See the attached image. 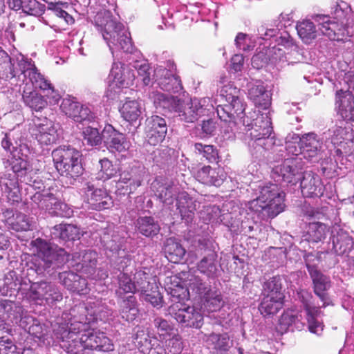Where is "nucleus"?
I'll return each instance as SVG.
<instances>
[{
  "instance_id": "obj_1",
  "label": "nucleus",
  "mask_w": 354,
  "mask_h": 354,
  "mask_svg": "<svg viewBox=\"0 0 354 354\" xmlns=\"http://www.w3.org/2000/svg\"><path fill=\"white\" fill-rule=\"evenodd\" d=\"M60 347L68 354H83L84 349L108 352L114 349L112 340L105 333L91 328L88 323H61L55 329Z\"/></svg>"
},
{
  "instance_id": "obj_2",
  "label": "nucleus",
  "mask_w": 354,
  "mask_h": 354,
  "mask_svg": "<svg viewBox=\"0 0 354 354\" xmlns=\"http://www.w3.org/2000/svg\"><path fill=\"white\" fill-rule=\"evenodd\" d=\"M245 115L243 112L241 131L249 139L248 145L251 155L256 159H272L270 150L282 151L281 147L275 144V137L268 113L254 111Z\"/></svg>"
},
{
  "instance_id": "obj_3",
  "label": "nucleus",
  "mask_w": 354,
  "mask_h": 354,
  "mask_svg": "<svg viewBox=\"0 0 354 354\" xmlns=\"http://www.w3.org/2000/svg\"><path fill=\"white\" fill-rule=\"evenodd\" d=\"M0 73L1 78L6 80L19 77L21 75L28 79L35 88L42 90L51 99L50 103L57 104L60 99L59 93L51 83L39 72L34 62L25 58L20 53L10 57L5 50L0 48Z\"/></svg>"
},
{
  "instance_id": "obj_4",
  "label": "nucleus",
  "mask_w": 354,
  "mask_h": 354,
  "mask_svg": "<svg viewBox=\"0 0 354 354\" xmlns=\"http://www.w3.org/2000/svg\"><path fill=\"white\" fill-rule=\"evenodd\" d=\"M239 90L231 84L223 86L214 99L217 115L221 120L220 132L224 139H232L236 133L235 127H242L245 106L239 97Z\"/></svg>"
},
{
  "instance_id": "obj_5",
  "label": "nucleus",
  "mask_w": 354,
  "mask_h": 354,
  "mask_svg": "<svg viewBox=\"0 0 354 354\" xmlns=\"http://www.w3.org/2000/svg\"><path fill=\"white\" fill-rule=\"evenodd\" d=\"M250 188L257 198L249 201L246 207L257 216L266 220L274 218L283 211L285 193L277 184L270 182L253 183Z\"/></svg>"
},
{
  "instance_id": "obj_6",
  "label": "nucleus",
  "mask_w": 354,
  "mask_h": 354,
  "mask_svg": "<svg viewBox=\"0 0 354 354\" xmlns=\"http://www.w3.org/2000/svg\"><path fill=\"white\" fill-rule=\"evenodd\" d=\"M330 15L317 14L312 16L322 35L333 40L339 39V36L354 35V19H351L350 5L343 1H337L331 7Z\"/></svg>"
},
{
  "instance_id": "obj_7",
  "label": "nucleus",
  "mask_w": 354,
  "mask_h": 354,
  "mask_svg": "<svg viewBox=\"0 0 354 354\" xmlns=\"http://www.w3.org/2000/svg\"><path fill=\"white\" fill-rule=\"evenodd\" d=\"M1 145L2 148L10 153L11 161L9 159L2 158L5 168L12 166L13 173L17 176L18 180L26 178L30 173L31 169L27 160L31 153V149L26 142L24 134L19 127H15L9 132L6 133Z\"/></svg>"
},
{
  "instance_id": "obj_8",
  "label": "nucleus",
  "mask_w": 354,
  "mask_h": 354,
  "mask_svg": "<svg viewBox=\"0 0 354 354\" xmlns=\"http://www.w3.org/2000/svg\"><path fill=\"white\" fill-rule=\"evenodd\" d=\"M95 23L100 28L103 39L113 57L118 56L119 52L133 53L135 48L130 32L123 24L113 19L109 11L97 13Z\"/></svg>"
},
{
  "instance_id": "obj_9",
  "label": "nucleus",
  "mask_w": 354,
  "mask_h": 354,
  "mask_svg": "<svg viewBox=\"0 0 354 354\" xmlns=\"http://www.w3.org/2000/svg\"><path fill=\"white\" fill-rule=\"evenodd\" d=\"M35 255L34 261L28 269L37 275L45 273L52 275L54 271L68 261L69 254L63 248L53 245L50 243L40 238L31 241L30 243Z\"/></svg>"
},
{
  "instance_id": "obj_10",
  "label": "nucleus",
  "mask_w": 354,
  "mask_h": 354,
  "mask_svg": "<svg viewBox=\"0 0 354 354\" xmlns=\"http://www.w3.org/2000/svg\"><path fill=\"white\" fill-rule=\"evenodd\" d=\"M151 189L155 195L165 205H171L176 200L177 209L182 220L186 223H192L196 210V201L186 192H178L177 185L154 181Z\"/></svg>"
},
{
  "instance_id": "obj_11",
  "label": "nucleus",
  "mask_w": 354,
  "mask_h": 354,
  "mask_svg": "<svg viewBox=\"0 0 354 354\" xmlns=\"http://www.w3.org/2000/svg\"><path fill=\"white\" fill-rule=\"evenodd\" d=\"M132 73H128L129 77L125 75V69L120 63H113L110 71L109 78L112 80V83L109 85L111 88L118 86V88H127L133 84V82L137 80H140L143 84L147 86L151 82V72L149 64L146 60H135L129 63Z\"/></svg>"
},
{
  "instance_id": "obj_12",
  "label": "nucleus",
  "mask_w": 354,
  "mask_h": 354,
  "mask_svg": "<svg viewBox=\"0 0 354 354\" xmlns=\"http://www.w3.org/2000/svg\"><path fill=\"white\" fill-rule=\"evenodd\" d=\"M82 153L70 146H62L52 151L54 165L62 176L75 178L82 174Z\"/></svg>"
},
{
  "instance_id": "obj_13",
  "label": "nucleus",
  "mask_w": 354,
  "mask_h": 354,
  "mask_svg": "<svg viewBox=\"0 0 354 354\" xmlns=\"http://www.w3.org/2000/svg\"><path fill=\"white\" fill-rule=\"evenodd\" d=\"M193 246L201 255L205 254L197 263L198 271L209 278L216 277L221 268L217 262L216 243L207 237H198L194 240Z\"/></svg>"
},
{
  "instance_id": "obj_14",
  "label": "nucleus",
  "mask_w": 354,
  "mask_h": 354,
  "mask_svg": "<svg viewBox=\"0 0 354 354\" xmlns=\"http://www.w3.org/2000/svg\"><path fill=\"white\" fill-rule=\"evenodd\" d=\"M72 317L68 322H94L97 320L105 321L112 315L111 310L100 299H90L83 305L76 306L71 311Z\"/></svg>"
},
{
  "instance_id": "obj_15",
  "label": "nucleus",
  "mask_w": 354,
  "mask_h": 354,
  "mask_svg": "<svg viewBox=\"0 0 354 354\" xmlns=\"http://www.w3.org/2000/svg\"><path fill=\"white\" fill-rule=\"evenodd\" d=\"M176 113L180 120L185 122H194L200 117L214 113L216 109L214 100L209 97L194 98L187 101L180 99Z\"/></svg>"
},
{
  "instance_id": "obj_16",
  "label": "nucleus",
  "mask_w": 354,
  "mask_h": 354,
  "mask_svg": "<svg viewBox=\"0 0 354 354\" xmlns=\"http://www.w3.org/2000/svg\"><path fill=\"white\" fill-rule=\"evenodd\" d=\"M27 298L38 304H46L53 305L60 301L63 295L59 287L52 281L41 280L30 282V286L26 292Z\"/></svg>"
},
{
  "instance_id": "obj_17",
  "label": "nucleus",
  "mask_w": 354,
  "mask_h": 354,
  "mask_svg": "<svg viewBox=\"0 0 354 354\" xmlns=\"http://www.w3.org/2000/svg\"><path fill=\"white\" fill-rule=\"evenodd\" d=\"M302 170L301 158H286L282 163L272 167L271 177L275 182L293 185L301 180Z\"/></svg>"
},
{
  "instance_id": "obj_18",
  "label": "nucleus",
  "mask_w": 354,
  "mask_h": 354,
  "mask_svg": "<svg viewBox=\"0 0 354 354\" xmlns=\"http://www.w3.org/2000/svg\"><path fill=\"white\" fill-rule=\"evenodd\" d=\"M153 79L152 86L165 91L178 93L183 88L181 80L176 73V66L171 61L167 62V67H157L154 70Z\"/></svg>"
},
{
  "instance_id": "obj_19",
  "label": "nucleus",
  "mask_w": 354,
  "mask_h": 354,
  "mask_svg": "<svg viewBox=\"0 0 354 354\" xmlns=\"http://www.w3.org/2000/svg\"><path fill=\"white\" fill-rule=\"evenodd\" d=\"M324 135L326 140H330L335 148V156L338 158L351 154L354 150V137L349 128L335 127Z\"/></svg>"
},
{
  "instance_id": "obj_20",
  "label": "nucleus",
  "mask_w": 354,
  "mask_h": 354,
  "mask_svg": "<svg viewBox=\"0 0 354 354\" xmlns=\"http://www.w3.org/2000/svg\"><path fill=\"white\" fill-rule=\"evenodd\" d=\"M144 179L143 170L136 166L122 167L116 182L117 192L120 194H131L139 187Z\"/></svg>"
},
{
  "instance_id": "obj_21",
  "label": "nucleus",
  "mask_w": 354,
  "mask_h": 354,
  "mask_svg": "<svg viewBox=\"0 0 354 354\" xmlns=\"http://www.w3.org/2000/svg\"><path fill=\"white\" fill-rule=\"evenodd\" d=\"M81 194L88 205V208L92 210L101 211L112 207L113 202L106 190L97 188L91 182H87L80 189Z\"/></svg>"
},
{
  "instance_id": "obj_22",
  "label": "nucleus",
  "mask_w": 354,
  "mask_h": 354,
  "mask_svg": "<svg viewBox=\"0 0 354 354\" xmlns=\"http://www.w3.org/2000/svg\"><path fill=\"white\" fill-rule=\"evenodd\" d=\"M299 301L302 303L306 315L308 330L310 333L320 335L324 329L322 320L319 319L320 309L313 302L312 294L306 290L298 292Z\"/></svg>"
},
{
  "instance_id": "obj_23",
  "label": "nucleus",
  "mask_w": 354,
  "mask_h": 354,
  "mask_svg": "<svg viewBox=\"0 0 354 354\" xmlns=\"http://www.w3.org/2000/svg\"><path fill=\"white\" fill-rule=\"evenodd\" d=\"M324 138L313 132L303 134L298 143L300 156L310 162L318 161L322 158Z\"/></svg>"
},
{
  "instance_id": "obj_24",
  "label": "nucleus",
  "mask_w": 354,
  "mask_h": 354,
  "mask_svg": "<svg viewBox=\"0 0 354 354\" xmlns=\"http://www.w3.org/2000/svg\"><path fill=\"white\" fill-rule=\"evenodd\" d=\"M32 200L39 207L45 209L52 216L70 218L73 214V209L66 203L58 201L53 194L47 195L37 194Z\"/></svg>"
},
{
  "instance_id": "obj_25",
  "label": "nucleus",
  "mask_w": 354,
  "mask_h": 354,
  "mask_svg": "<svg viewBox=\"0 0 354 354\" xmlns=\"http://www.w3.org/2000/svg\"><path fill=\"white\" fill-rule=\"evenodd\" d=\"M60 108L67 117L75 122H91L95 118V114L89 106L81 104L74 98L63 99Z\"/></svg>"
},
{
  "instance_id": "obj_26",
  "label": "nucleus",
  "mask_w": 354,
  "mask_h": 354,
  "mask_svg": "<svg viewBox=\"0 0 354 354\" xmlns=\"http://www.w3.org/2000/svg\"><path fill=\"white\" fill-rule=\"evenodd\" d=\"M178 305L170 308L169 313L180 324L187 327L199 328L201 327L203 317L201 311L194 306H184L176 309Z\"/></svg>"
},
{
  "instance_id": "obj_27",
  "label": "nucleus",
  "mask_w": 354,
  "mask_h": 354,
  "mask_svg": "<svg viewBox=\"0 0 354 354\" xmlns=\"http://www.w3.org/2000/svg\"><path fill=\"white\" fill-rule=\"evenodd\" d=\"M102 138L106 148L112 153L124 152L130 147V142L125 136L111 124H106L102 130Z\"/></svg>"
},
{
  "instance_id": "obj_28",
  "label": "nucleus",
  "mask_w": 354,
  "mask_h": 354,
  "mask_svg": "<svg viewBox=\"0 0 354 354\" xmlns=\"http://www.w3.org/2000/svg\"><path fill=\"white\" fill-rule=\"evenodd\" d=\"M300 187L304 197H321L324 192L325 187L321 178L312 171L302 172Z\"/></svg>"
},
{
  "instance_id": "obj_29",
  "label": "nucleus",
  "mask_w": 354,
  "mask_h": 354,
  "mask_svg": "<svg viewBox=\"0 0 354 354\" xmlns=\"http://www.w3.org/2000/svg\"><path fill=\"white\" fill-rule=\"evenodd\" d=\"M147 136L148 142L156 145L162 142L167 132V125L165 118L154 115L147 120Z\"/></svg>"
},
{
  "instance_id": "obj_30",
  "label": "nucleus",
  "mask_w": 354,
  "mask_h": 354,
  "mask_svg": "<svg viewBox=\"0 0 354 354\" xmlns=\"http://www.w3.org/2000/svg\"><path fill=\"white\" fill-rule=\"evenodd\" d=\"M353 240L349 234L343 230L332 231V235L328 243V250L337 255L349 253L353 248Z\"/></svg>"
},
{
  "instance_id": "obj_31",
  "label": "nucleus",
  "mask_w": 354,
  "mask_h": 354,
  "mask_svg": "<svg viewBox=\"0 0 354 354\" xmlns=\"http://www.w3.org/2000/svg\"><path fill=\"white\" fill-rule=\"evenodd\" d=\"M42 123H35L33 129V136L41 146L50 145L55 143L58 138L57 126L46 118Z\"/></svg>"
},
{
  "instance_id": "obj_32",
  "label": "nucleus",
  "mask_w": 354,
  "mask_h": 354,
  "mask_svg": "<svg viewBox=\"0 0 354 354\" xmlns=\"http://www.w3.org/2000/svg\"><path fill=\"white\" fill-rule=\"evenodd\" d=\"M3 221L8 227L16 232L32 230L34 222L27 215L22 213L14 214L12 209H6L3 212Z\"/></svg>"
},
{
  "instance_id": "obj_33",
  "label": "nucleus",
  "mask_w": 354,
  "mask_h": 354,
  "mask_svg": "<svg viewBox=\"0 0 354 354\" xmlns=\"http://www.w3.org/2000/svg\"><path fill=\"white\" fill-rule=\"evenodd\" d=\"M98 254L96 252L87 250L80 253L73 254V260L77 261L76 270L92 277L95 272L97 262Z\"/></svg>"
},
{
  "instance_id": "obj_34",
  "label": "nucleus",
  "mask_w": 354,
  "mask_h": 354,
  "mask_svg": "<svg viewBox=\"0 0 354 354\" xmlns=\"http://www.w3.org/2000/svg\"><path fill=\"white\" fill-rule=\"evenodd\" d=\"M59 279L70 291L79 295H86L88 292V283L85 278L71 272L65 271L59 274Z\"/></svg>"
},
{
  "instance_id": "obj_35",
  "label": "nucleus",
  "mask_w": 354,
  "mask_h": 354,
  "mask_svg": "<svg viewBox=\"0 0 354 354\" xmlns=\"http://www.w3.org/2000/svg\"><path fill=\"white\" fill-rule=\"evenodd\" d=\"M336 104L341 117L347 121H354V95L350 91L336 92Z\"/></svg>"
},
{
  "instance_id": "obj_36",
  "label": "nucleus",
  "mask_w": 354,
  "mask_h": 354,
  "mask_svg": "<svg viewBox=\"0 0 354 354\" xmlns=\"http://www.w3.org/2000/svg\"><path fill=\"white\" fill-rule=\"evenodd\" d=\"M248 97L256 106L266 110L271 105V93L262 82H257L248 90Z\"/></svg>"
},
{
  "instance_id": "obj_37",
  "label": "nucleus",
  "mask_w": 354,
  "mask_h": 354,
  "mask_svg": "<svg viewBox=\"0 0 354 354\" xmlns=\"http://www.w3.org/2000/svg\"><path fill=\"white\" fill-rule=\"evenodd\" d=\"M10 176L11 174L0 177V192L6 198L8 203L15 205L21 202V196L19 185L14 178H10Z\"/></svg>"
},
{
  "instance_id": "obj_38",
  "label": "nucleus",
  "mask_w": 354,
  "mask_h": 354,
  "mask_svg": "<svg viewBox=\"0 0 354 354\" xmlns=\"http://www.w3.org/2000/svg\"><path fill=\"white\" fill-rule=\"evenodd\" d=\"M313 281L314 292L322 301V307L329 304L328 297L326 291L330 286V280L329 277L323 274L319 270L309 274Z\"/></svg>"
},
{
  "instance_id": "obj_39",
  "label": "nucleus",
  "mask_w": 354,
  "mask_h": 354,
  "mask_svg": "<svg viewBox=\"0 0 354 354\" xmlns=\"http://www.w3.org/2000/svg\"><path fill=\"white\" fill-rule=\"evenodd\" d=\"M136 230L142 236L153 238L158 235L160 226L157 220L151 216H139L134 223Z\"/></svg>"
},
{
  "instance_id": "obj_40",
  "label": "nucleus",
  "mask_w": 354,
  "mask_h": 354,
  "mask_svg": "<svg viewBox=\"0 0 354 354\" xmlns=\"http://www.w3.org/2000/svg\"><path fill=\"white\" fill-rule=\"evenodd\" d=\"M113 283L116 284L118 288L115 290V295L118 298H122V296L127 293H135L138 291L136 283L133 281L128 272H120L117 274V272H111Z\"/></svg>"
},
{
  "instance_id": "obj_41",
  "label": "nucleus",
  "mask_w": 354,
  "mask_h": 354,
  "mask_svg": "<svg viewBox=\"0 0 354 354\" xmlns=\"http://www.w3.org/2000/svg\"><path fill=\"white\" fill-rule=\"evenodd\" d=\"M150 98L153 100L156 109L167 112L174 111L178 107L180 98L169 94L162 93L158 91L152 92Z\"/></svg>"
},
{
  "instance_id": "obj_42",
  "label": "nucleus",
  "mask_w": 354,
  "mask_h": 354,
  "mask_svg": "<svg viewBox=\"0 0 354 354\" xmlns=\"http://www.w3.org/2000/svg\"><path fill=\"white\" fill-rule=\"evenodd\" d=\"M118 301L119 313L127 322H132L137 317L139 308L136 297L134 295L122 296Z\"/></svg>"
},
{
  "instance_id": "obj_43",
  "label": "nucleus",
  "mask_w": 354,
  "mask_h": 354,
  "mask_svg": "<svg viewBox=\"0 0 354 354\" xmlns=\"http://www.w3.org/2000/svg\"><path fill=\"white\" fill-rule=\"evenodd\" d=\"M126 235L127 232L124 231H115L111 236L104 234L100 239L106 250L116 254L118 253L120 250H124V245L127 242Z\"/></svg>"
},
{
  "instance_id": "obj_44",
  "label": "nucleus",
  "mask_w": 354,
  "mask_h": 354,
  "mask_svg": "<svg viewBox=\"0 0 354 354\" xmlns=\"http://www.w3.org/2000/svg\"><path fill=\"white\" fill-rule=\"evenodd\" d=\"M164 252L168 260L174 263L180 262L186 254L185 249L174 238H169L166 240Z\"/></svg>"
},
{
  "instance_id": "obj_45",
  "label": "nucleus",
  "mask_w": 354,
  "mask_h": 354,
  "mask_svg": "<svg viewBox=\"0 0 354 354\" xmlns=\"http://www.w3.org/2000/svg\"><path fill=\"white\" fill-rule=\"evenodd\" d=\"M142 104L138 100H127L120 109L122 117L131 123H136L142 113Z\"/></svg>"
},
{
  "instance_id": "obj_46",
  "label": "nucleus",
  "mask_w": 354,
  "mask_h": 354,
  "mask_svg": "<svg viewBox=\"0 0 354 354\" xmlns=\"http://www.w3.org/2000/svg\"><path fill=\"white\" fill-rule=\"evenodd\" d=\"M211 288L212 287L204 282L199 276L190 274L187 278L185 292L189 296L198 297L201 299Z\"/></svg>"
},
{
  "instance_id": "obj_47",
  "label": "nucleus",
  "mask_w": 354,
  "mask_h": 354,
  "mask_svg": "<svg viewBox=\"0 0 354 354\" xmlns=\"http://www.w3.org/2000/svg\"><path fill=\"white\" fill-rule=\"evenodd\" d=\"M80 229L71 224L61 223L54 226L52 230V235L55 238H59L64 241L80 239Z\"/></svg>"
},
{
  "instance_id": "obj_48",
  "label": "nucleus",
  "mask_w": 354,
  "mask_h": 354,
  "mask_svg": "<svg viewBox=\"0 0 354 354\" xmlns=\"http://www.w3.org/2000/svg\"><path fill=\"white\" fill-rule=\"evenodd\" d=\"M329 232V227L319 222L310 223L304 240L309 243H318L324 240Z\"/></svg>"
},
{
  "instance_id": "obj_49",
  "label": "nucleus",
  "mask_w": 354,
  "mask_h": 354,
  "mask_svg": "<svg viewBox=\"0 0 354 354\" xmlns=\"http://www.w3.org/2000/svg\"><path fill=\"white\" fill-rule=\"evenodd\" d=\"M204 308L209 312L219 310L224 305L221 292L216 288H212L201 298Z\"/></svg>"
},
{
  "instance_id": "obj_50",
  "label": "nucleus",
  "mask_w": 354,
  "mask_h": 354,
  "mask_svg": "<svg viewBox=\"0 0 354 354\" xmlns=\"http://www.w3.org/2000/svg\"><path fill=\"white\" fill-rule=\"evenodd\" d=\"M259 310L261 315L268 316L274 315L283 307V299L269 295H261Z\"/></svg>"
},
{
  "instance_id": "obj_51",
  "label": "nucleus",
  "mask_w": 354,
  "mask_h": 354,
  "mask_svg": "<svg viewBox=\"0 0 354 354\" xmlns=\"http://www.w3.org/2000/svg\"><path fill=\"white\" fill-rule=\"evenodd\" d=\"M22 98L24 104L32 111L36 112L41 111L47 105V102L43 96L38 94L35 91H30L28 88L24 90Z\"/></svg>"
},
{
  "instance_id": "obj_52",
  "label": "nucleus",
  "mask_w": 354,
  "mask_h": 354,
  "mask_svg": "<svg viewBox=\"0 0 354 354\" xmlns=\"http://www.w3.org/2000/svg\"><path fill=\"white\" fill-rule=\"evenodd\" d=\"M296 29L301 40L306 44H310L317 37V30L313 22L304 20L297 24Z\"/></svg>"
},
{
  "instance_id": "obj_53",
  "label": "nucleus",
  "mask_w": 354,
  "mask_h": 354,
  "mask_svg": "<svg viewBox=\"0 0 354 354\" xmlns=\"http://www.w3.org/2000/svg\"><path fill=\"white\" fill-rule=\"evenodd\" d=\"M207 344L218 352H226L230 348V338L227 334L212 333L207 338Z\"/></svg>"
},
{
  "instance_id": "obj_54",
  "label": "nucleus",
  "mask_w": 354,
  "mask_h": 354,
  "mask_svg": "<svg viewBox=\"0 0 354 354\" xmlns=\"http://www.w3.org/2000/svg\"><path fill=\"white\" fill-rule=\"evenodd\" d=\"M261 295H269L274 297H277L284 298L281 292V282L279 277H273L266 281L263 285Z\"/></svg>"
},
{
  "instance_id": "obj_55",
  "label": "nucleus",
  "mask_w": 354,
  "mask_h": 354,
  "mask_svg": "<svg viewBox=\"0 0 354 354\" xmlns=\"http://www.w3.org/2000/svg\"><path fill=\"white\" fill-rule=\"evenodd\" d=\"M99 163L100 169L96 177L98 180L106 181L113 177L120 170L107 158L100 160Z\"/></svg>"
},
{
  "instance_id": "obj_56",
  "label": "nucleus",
  "mask_w": 354,
  "mask_h": 354,
  "mask_svg": "<svg viewBox=\"0 0 354 354\" xmlns=\"http://www.w3.org/2000/svg\"><path fill=\"white\" fill-rule=\"evenodd\" d=\"M20 308L13 301L10 300H2L0 301V321L10 322L12 321L16 315V308Z\"/></svg>"
},
{
  "instance_id": "obj_57",
  "label": "nucleus",
  "mask_w": 354,
  "mask_h": 354,
  "mask_svg": "<svg viewBox=\"0 0 354 354\" xmlns=\"http://www.w3.org/2000/svg\"><path fill=\"white\" fill-rule=\"evenodd\" d=\"M63 4L59 3H49L47 8V15L55 16L63 19L68 25L74 24L73 17L62 8Z\"/></svg>"
},
{
  "instance_id": "obj_58",
  "label": "nucleus",
  "mask_w": 354,
  "mask_h": 354,
  "mask_svg": "<svg viewBox=\"0 0 354 354\" xmlns=\"http://www.w3.org/2000/svg\"><path fill=\"white\" fill-rule=\"evenodd\" d=\"M83 143L88 146H97L101 144L102 133L100 134L95 127H88L83 131Z\"/></svg>"
},
{
  "instance_id": "obj_59",
  "label": "nucleus",
  "mask_w": 354,
  "mask_h": 354,
  "mask_svg": "<svg viewBox=\"0 0 354 354\" xmlns=\"http://www.w3.org/2000/svg\"><path fill=\"white\" fill-rule=\"evenodd\" d=\"M194 148L198 153L201 154L209 162H216L218 159L217 149L213 145H203L202 143H196Z\"/></svg>"
},
{
  "instance_id": "obj_60",
  "label": "nucleus",
  "mask_w": 354,
  "mask_h": 354,
  "mask_svg": "<svg viewBox=\"0 0 354 354\" xmlns=\"http://www.w3.org/2000/svg\"><path fill=\"white\" fill-rule=\"evenodd\" d=\"M153 290V288H151V290L149 288H146L145 291H140V299L142 301L150 303L153 307L160 308L162 306V297L160 292L157 290Z\"/></svg>"
},
{
  "instance_id": "obj_61",
  "label": "nucleus",
  "mask_w": 354,
  "mask_h": 354,
  "mask_svg": "<svg viewBox=\"0 0 354 354\" xmlns=\"http://www.w3.org/2000/svg\"><path fill=\"white\" fill-rule=\"evenodd\" d=\"M149 271V270L146 267L136 270L133 279L138 292L145 291L146 288H149L150 286Z\"/></svg>"
},
{
  "instance_id": "obj_62",
  "label": "nucleus",
  "mask_w": 354,
  "mask_h": 354,
  "mask_svg": "<svg viewBox=\"0 0 354 354\" xmlns=\"http://www.w3.org/2000/svg\"><path fill=\"white\" fill-rule=\"evenodd\" d=\"M15 310H17V314L12 324H17L28 331L29 327L31 326L33 323H35L36 319L32 316L24 314V309L21 306L20 308H17Z\"/></svg>"
},
{
  "instance_id": "obj_63",
  "label": "nucleus",
  "mask_w": 354,
  "mask_h": 354,
  "mask_svg": "<svg viewBox=\"0 0 354 354\" xmlns=\"http://www.w3.org/2000/svg\"><path fill=\"white\" fill-rule=\"evenodd\" d=\"M153 326L159 336L163 339L170 336L174 330L173 326L168 321L160 317L154 319Z\"/></svg>"
},
{
  "instance_id": "obj_64",
  "label": "nucleus",
  "mask_w": 354,
  "mask_h": 354,
  "mask_svg": "<svg viewBox=\"0 0 354 354\" xmlns=\"http://www.w3.org/2000/svg\"><path fill=\"white\" fill-rule=\"evenodd\" d=\"M135 344L139 348H142V351L146 353L152 348L151 339L147 332L143 329H138L134 337Z\"/></svg>"
}]
</instances>
